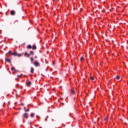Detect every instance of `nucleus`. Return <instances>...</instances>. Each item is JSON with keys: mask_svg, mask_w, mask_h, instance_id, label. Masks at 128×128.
I'll list each match as a JSON object with an SVG mask.
<instances>
[{"mask_svg": "<svg viewBox=\"0 0 128 128\" xmlns=\"http://www.w3.org/2000/svg\"><path fill=\"white\" fill-rule=\"evenodd\" d=\"M23 118H26L28 120V113H24L22 114Z\"/></svg>", "mask_w": 128, "mask_h": 128, "instance_id": "obj_1", "label": "nucleus"}, {"mask_svg": "<svg viewBox=\"0 0 128 128\" xmlns=\"http://www.w3.org/2000/svg\"><path fill=\"white\" fill-rule=\"evenodd\" d=\"M34 64L35 66H39L40 63L36 61L34 62Z\"/></svg>", "mask_w": 128, "mask_h": 128, "instance_id": "obj_2", "label": "nucleus"}, {"mask_svg": "<svg viewBox=\"0 0 128 128\" xmlns=\"http://www.w3.org/2000/svg\"><path fill=\"white\" fill-rule=\"evenodd\" d=\"M10 14L11 16H15L16 15V11L12 10H11Z\"/></svg>", "mask_w": 128, "mask_h": 128, "instance_id": "obj_3", "label": "nucleus"}, {"mask_svg": "<svg viewBox=\"0 0 128 128\" xmlns=\"http://www.w3.org/2000/svg\"><path fill=\"white\" fill-rule=\"evenodd\" d=\"M8 54H10V56H12V50H10V51L8 52V54H6V56H8Z\"/></svg>", "mask_w": 128, "mask_h": 128, "instance_id": "obj_4", "label": "nucleus"}, {"mask_svg": "<svg viewBox=\"0 0 128 128\" xmlns=\"http://www.w3.org/2000/svg\"><path fill=\"white\" fill-rule=\"evenodd\" d=\"M24 56H27V58H30V55L26 52H25Z\"/></svg>", "mask_w": 128, "mask_h": 128, "instance_id": "obj_5", "label": "nucleus"}, {"mask_svg": "<svg viewBox=\"0 0 128 128\" xmlns=\"http://www.w3.org/2000/svg\"><path fill=\"white\" fill-rule=\"evenodd\" d=\"M5 60H6V62H11L10 59L7 58H5Z\"/></svg>", "mask_w": 128, "mask_h": 128, "instance_id": "obj_6", "label": "nucleus"}, {"mask_svg": "<svg viewBox=\"0 0 128 128\" xmlns=\"http://www.w3.org/2000/svg\"><path fill=\"white\" fill-rule=\"evenodd\" d=\"M12 56H18V53L16 52H14L12 53Z\"/></svg>", "mask_w": 128, "mask_h": 128, "instance_id": "obj_7", "label": "nucleus"}, {"mask_svg": "<svg viewBox=\"0 0 128 128\" xmlns=\"http://www.w3.org/2000/svg\"><path fill=\"white\" fill-rule=\"evenodd\" d=\"M34 113H31L30 114V118H34Z\"/></svg>", "mask_w": 128, "mask_h": 128, "instance_id": "obj_8", "label": "nucleus"}, {"mask_svg": "<svg viewBox=\"0 0 128 128\" xmlns=\"http://www.w3.org/2000/svg\"><path fill=\"white\" fill-rule=\"evenodd\" d=\"M32 50H36V45H34L32 48Z\"/></svg>", "mask_w": 128, "mask_h": 128, "instance_id": "obj_9", "label": "nucleus"}, {"mask_svg": "<svg viewBox=\"0 0 128 128\" xmlns=\"http://www.w3.org/2000/svg\"><path fill=\"white\" fill-rule=\"evenodd\" d=\"M30 54H31V56H34V51H30Z\"/></svg>", "mask_w": 128, "mask_h": 128, "instance_id": "obj_10", "label": "nucleus"}, {"mask_svg": "<svg viewBox=\"0 0 128 128\" xmlns=\"http://www.w3.org/2000/svg\"><path fill=\"white\" fill-rule=\"evenodd\" d=\"M27 86H30V84H32V82L30 81L28 83L26 84Z\"/></svg>", "mask_w": 128, "mask_h": 128, "instance_id": "obj_11", "label": "nucleus"}, {"mask_svg": "<svg viewBox=\"0 0 128 128\" xmlns=\"http://www.w3.org/2000/svg\"><path fill=\"white\" fill-rule=\"evenodd\" d=\"M71 94H76V92H74V90H71Z\"/></svg>", "mask_w": 128, "mask_h": 128, "instance_id": "obj_12", "label": "nucleus"}, {"mask_svg": "<svg viewBox=\"0 0 128 128\" xmlns=\"http://www.w3.org/2000/svg\"><path fill=\"white\" fill-rule=\"evenodd\" d=\"M32 45H28V46H27V48H32Z\"/></svg>", "mask_w": 128, "mask_h": 128, "instance_id": "obj_13", "label": "nucleus"}, {"mask_svg": "<svg viewBox=\"0 0 128 128\" xmlns=\"http://www.w3.org/2000/svg\"><path fill=\"white\" fill-rule=\"evenodd\" d=\"M104 120L105 122H108V118L107 117H106L104 118Z\"/></svg>", "mask_w": 128, "mask_h": 128, "instance_id": "obj_14", "label": "nucleus"}, {"mask_svg": "<svg viewBox=\"0 0 128 128\" xmlns=\"http://www.w3.org/2000/svg\"><path fill=\"white\" fill-rule=\"evenodd\" d=\"M34 69L32 68V69H31V70H30V72H31L32 74V73L34 72Z\"/></svg>", "mask_w": 128, "mask_h": 128, "instance_id": "obj_15", "label": "nucleus"}, {"mask_svg": "<svg viewBox=\"0 0 128 128\" xmlns=\"http://www.w3.org/2000/svg\"><path fill=\"white\" fill-rule=\"evenodd\" d=\"M25 112H30V109H26L24 110Z\"/></svg>", "mask_w": 128, "mask_h": 128, "instance_id": "obj_16", "label": "nucleus"}, {"mask_svg": "<svg viewBox=\"0 0 128 128\" xmlns=\"http://www.w3.org/2000/svg\"><path fill=\"white\" fill-rule=\"evenodd\" d=\"M116 80H118L119 78H120V76H116Z\"/></svg>", "mask_w": 128, "mask_h": 128, "instance_id": "obj_17", "label": "nucleus"}, {"mask_svg": "<svg viewBox=\"0 0 128 128\" xmlns=\"http://www.w3.org/2000/svg\"><path fill=\"white\" fill-rule=\"evenodd\" d=\"M90 78V80H94V77L92 76V77Z\"/></svg>", "mask_w": 128, "mask_h": 128, "instance_id": "obj_18", "label": "nucleus"}, {"mask_svg": "<svg viewBox=\"0 0 128 128\" xmlns=\"http://www.w3.org/2000/svg\"><path fill=\"white\" fill-rule=\"evenodd\" d=\"M16 70V68H14V67H12L11 70Z\"/></svg>", "mask_w": 128, "mask_h": 128, "instance_id": "obj_19", "label": "nucleus"}, {"mask_svg": "<svg viewBox=\"0 0 128 128\" xmlns=\"http://www.w3.org/2000/svg\"><path fill=\"white\" fill-rule=\"evenodd\" d=\"M18 58H20V56H22V54H18Z\"/></svg>", "mask_w": 128, "mask_h": 128, "instance_id": "obj_20", "label": "nucleus"}, {"mask_svg": "<svg viewBox=\"0 0 128 128\" xmlns=\"http://www.w3.org/2000/svg\"><path fill=\"white\" fill-rule=\"evenodd\" d=\"M84 57H81L80 60H84Z\"/></svg>", "mask_w": 128, "mask_h": 128, "instance_id": "obj_21", "label": "nucleus"}, {"mask_svg": "<svg viewBox=\"0 0 128 128\" xmlns=\"http://www.w3.org/2000/svg\"><path fill=\"white\" fill-rule=\"evenodd\" d=\"M30 60H31L32 62H34V58H30Z\"/></svg>", "mask_w": 128, "mask_h": 128, "instance_id": "obj_22", "label": "nucleus"}, {"mask_svg": "<svg viewBox=\"0 0 128 128\" xmlns=\"http://www.w3.org/2000/svg\"><path fill=\"white\" fill-rule=\"evenodd\" d=\"M36 118H40V116H36Z\"/></svg>", "mask_w": 128, "mask_h": 128, "instance_id": "obj_23", "label": "nucleus"}, {"mask_svg": "<svg viewBox=\"0 0 128 128\" xmlns=\"http://www.w3.org/2000/svg\"><path fill=\"white\" fill-rule=\"evenodd\" d=\"M34 58H38V56H35Z\"/></svg>", "mask_w": 128, "mask_h": 128, "instance_id": "obj_24", "label": "nucleus"}, {"mask_svg": "<svg viewBox=\"0 0 128 128\" xmlns=\"http://www.w3.org/2000/svg\"><path fill=\"white\" fill-rule=\"evenodd\" d=\"M4 104H6V102H4V104H3V106H4Z\"/></svg>", "mask_w": 128, "mask_h": 128, "instance_id": "obj_25", "label": "nucleus"}, {"mask_svg": "<svg viewBox=\"0 0 128 128\" xmlns=\"http://www.w3.org/2000/svg\"><path fill=\"white\" fill-rule=\"evenodd\" d=\"M24 110H26V107H24Z\"/></svg>", "mask_w": 128, "mask_h": 128, "instance_id": "obj_26", "label": "nucleus"}, {"mask_svg": "<svg viewBox=\"0 0 128 128\" xmlns=\"http://www.w3.org/2000/svg\"><path fill=\"white\" fill-rule=\"evenodd\" d=\"M45 120H46V118H45Z\"/></svg>", "mask_w": 128, "mask_h": 128, "instance_id": "obj_27", "label": "nucleus"}, {"mask_svg": "<svg viewBox=\"0 0 128 128\" xmlns=\"http://www.w3.org/2000/svg\"><path fill=\"white\" fill-rule=\"evenodd\" d=\"M53 0V2H54V0Z\"/></svg>", "mask_w": 128, "mask_h": 128, "instance_id": "obj_28", "label": "nucleus"}, {"mask_svg": "<svg viewBox=\"0 0 128 128\" xmlns=\"http://www.w3.org/2000/svg\"><path fill=\"white\" fill-rule=\"evenodd\" d=\"M23 122H24V120H23Z\"/></svg>", "mask_w": 128, "mask_h": 128, "instance_id": "obj_29", "label": "nucleus"}, {"mask_svg": "<svg viewBox=\"0 0 128 128\" xmlns=\"http://www.w3.org/2000/svg\"><path fill=\"white\" fill-rule=\"evenodd\" d=\"M22 106H24V104H22Z\"/></svg>", "mask_w": 128, "mask_h": 128, "instance_id": "obj_30", "label": "nucleus"}, {"mask_svg": "<svg viewBox=\"0 0 128 128\" xmlns=\"http://www.w3.org/2000/svg\"><path fill=\"white\" fill-rule=\"evenodd\" d=\"M39 128H42V127H40Z\"/></svg>", "mask_w": 128, "mask_h": 128, "instance_id": "obj_31", "label": "nucleus"}, {"mask_svg": "<svg viewBox=\"0 0 128 128\" xmlns=\"http://www.w3.org/2000/svg\"><path fill=\"white\" fill-rule=\"evenodd\" d=\"M18 76H20L18 75Z\"/></svg>", "mask_w": 128, "mask_h": 128, "instance_id": "obj_32", "label": "nucleus"}]
</instances>
